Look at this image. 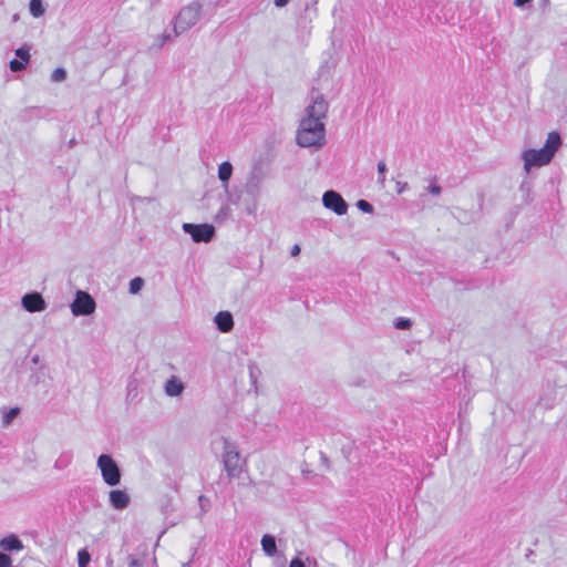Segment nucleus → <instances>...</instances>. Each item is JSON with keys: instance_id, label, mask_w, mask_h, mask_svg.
Segmentation results:
<instances>
[{"instance_id": "nucleus-9", "label": "nucleus", "mask_w": 567, "mask_h": 567, "mask_svg": "<svg viewBox=\"0 0 567 567\" xmlns=\"http://www.w3.org/2000/svg\"><path fill=\"white\" fill-rule=\"evenodd\" d=\"M21 305L25 311L31 313L43 311L47 308L45 300L37 291L25 293L21 299Z\"/></svg>"}, {"instance_id": "nucleus-37", "label": "nucleus", "mask_w": 567, "mask_h": 567, "mask_svg": "<svg viewBox=\"0 0 567 567\" xmlns=\"http://www.w3.org/2000/svg\"><path fill=\"white\" fill-rule=\"evenodd\" d=\"M31 361L34 363V364H38L39 361H40V357L38 354H35L34 357H32Z\"/></svg>"}, {"instance_id": "nucleus-28", "label": "nucleus", "mask_w": 567, "mask_h": 567, "mask_svg": "<svg viewBox=\"0 0 567 567\" xmlns=\"http://www.w3.org/2000/svg\"><path fill=\"white\" fill-rule=\"evenodd\" d=\"M174 38H176L174 35V29L172 31H164L158 38L157 47L161 48L165 42L172 41Z\"/></svg>"}, {"instance_id": "nucleus-6", "label": "nucleus", "mask_w": 567, "mask_h": 567, "mask_svg": "<svg viewBox=\"0 0 567 567\" xmlns=\"http://www.w3.org/2000/svg\"><path fill=\"white\" fill-rule=\"evenodd\" d=\"M183 230L190 235L195 243H209L215 236V228L208 224L184 223Z\"/></svg>"}, {"instance_id": "nucleus-7", "label": "nucleus", "mask_w": 567, "mask_h": 567, "mask_svg": "<svg viewBox=\"0 0 567 567\" xmlns=\"http://www.w3.org/2000/svg\"><path fill=\"white\" fill-rule=\"evenodd\" d=\"M71 310L74 316H89L95 310V301L87 292L78 291Z\"/></svg>"}, {"instance_id": "nucleus-10", "label": "nucleus", "mask_w": 567, "mask_h": 567, "mask_svg": "<svg viewBox=\"0 0 567 567\" xmlns=\"http://www.w3.org/2000/svg\"><path fill=\"white\" fill-rule=\"evenodd\" d=\"M14 52L18 59L11 60L9 66L12 72H21L27 68L28 63L30 62V47L28 44H23L22 47L18 48Z\"/></svg>"}, {"instance_id": "nucleus-8", "label": "nucleus", "mask_w": 567, "mask_h": 567, "mask_svg": "<svg viewBox=\"0 0 567 567\" xmlns=\"http://www.w3.org/2000/svg\"><path fill=\"white\" fill-rule=\"evenodd\" d=\"M322 205L329 209L332 210L334 214L341 216L347 214L348 212V204L343 199V197L336 190H327L322 195Z\"/></svg>"}, {"instance_id": "nucleus-13", "label": "nucleus", "mask_w": 567, "mask_h": 567, "mask_svg": "<svg viewBox=\"0 0 567 567\" xmlns=\"http://www.w3.org/2000/svg\"><path fill=\"white\" fill-rule=\"evenodd\" d=\"M110 504L115 509H124L130 504V496L125 491L112 489L110 492Z\"/></svg>"}, {"instance_id": "nucleus-35", "label": "nucleus", "mask_w": 567, "mask_h": 567, "mask_svg": "<svg viewBox=\"0 0 567 567\" xmlns=\"http://www.w3.org/2000/svg\"><path fill=\"white\" fill-rule=\"evenodd\" d=\"M274 2L276 7L281 8L285 7L289 2V0H275Z\"/></svg>"}, {"instance_id": "nucleus-3", "label": "nucleus", "mask_w": 567, "mask_h": 567, "mask_svg": "<svg viewBox=\"0 0 567 567\" xmlns=\"http://www.w3.org/2000/svg\"><path fill=\"white\" fill-rule=\"evenodd\" d=\"M202 14V6L199 2L194 1L181 9L178 14L173 20L174 35L178 37L193 28L199 20Z\"/></svg>"}, {"instance_id": "nucleus-20", "label": "nucleus", "mask_w": 567, "mask_h": 567, "mask_svg": "<svg viewBox=\"0 0 567 567\" xmlns=\"http://www.w3.org/2000/svg\"><path fill=\"white\" fill-rule=\"evenodd\" d=\"M29 9L34 18L43 16L45 11L42 0H30Z\"/></svg>"}, {"instance_id": "nucleus-31", "label": "nucleus", "mask_w": 567, "mask_h": 567, "mask_svg": "<svg viewBox=\"0 0 567 567\" xmlns=\"http://www.w3.org/2000/svg\"><path fill=\"white\" fill-rule=\"evenodd\" d=\"M289 567H306V564L299 557H295L293 559H291Z\"/></svg>"}, {"instance_id": "nucleus-18", "label": "nucleus", "mask_w": 567, "mask_h": 567, "mask_svg": "<svg viewBox=\"0 0 567 567\" xmlns=\"http://www.w3.org/2000/svg\"><path fill=\"white\" fill-rule=\"evenodd\" d=\"M260 544H261V548H262L264 553L267 556L272 557L276 555L277 544H276V539L272 535H269V534L264 535L260 540Z\"/></svg>"}, {"instance_id": "nucleus-26", "label": "nucleus", "mask_w": 567, "mask_h": 567, "mask_svg": "<svg viewBox=\"0 0 567 567\" xmlns=\"http://www.w3.org/2000/svg\"><path fill=\"white\" fill-rule=\"evenodd\" d=\"M386 165L383 161L378 163V182L384 185L385 182Z\"/></svg>"}, {"instance_id": "nucleus-33", "label": "nucleus", "mask_w": 567, "mask_h": 567, "mask_svg": "<svg viewBox=\"0 0 567 567\" xmlns=\"http://www.w3.org/2000/svg\"><path fill=\"white\" fill-rule=\"evenodd\" d=\"M532 0H515L514 4L518 8H523L526 4H529Z\"/></svg>"}, {"instance_id": "nucleus-15", "label": "nucleus", "mask_w": 567, "mask_h": 567, "mask_svg": "<svg viewBox=\"0 0 567 567\" xmlns=\"http://www.w3.org/2000/svg\"><path fill=\"white\" fill-rule=\"evenodd\" d=\"M165 393L168 396H179L184 390V383L175 375L171 377L165 383Z\"/></svg>"}, {"instance_id": "nucleus-14", "label": "nucleus", "mask_w": 567, "mask_h": 567, "mask_svg": "<svg viewBox=\"0 0 567 567\" xmlns=\"http://www.w3.org/2000/svg\"><path fill=\"white\" fill-rule=\"evenodd\" d=\"M214 321L220 332L227 333L234 328V318L229 311H219Z\"/></svg>"}, {"instance_id": "nucleus-34", "label": "nucleus", "mask_w": 567, "mask_h": 567, "mask_svg": "<svg viewBox=\"0 0 567 567\" xmlns=\"http://www.w3.org/2000/svg\"><path fill=\"white\" fill-rule=\"evenodd\" d=\"M291 256L292 257H296L300 254V247L299 245H293L292 248H291V251H290Z\"/></svg>"}, {"instance_id": "nucleus-12", "label": "nucleus", "mask_w": 567, "mask_h": 567, "mask_svg": "<svg viewBox=\"0 0 567 567\" xmlns=\"http://www.w3.org/2000/svg\"><path fill=\"white\" fill-rule=\"evenodd\" d=\"M233 165L230 162H223L221 164H219L218 166V179L220 181L221 183V186L226 193L227 196H230V192H229V181L231 178V175H233Z\"/></svg>"}, {"instance_id": "nucleus-1", "label": "nucleus", "mask_w": 567, "mask_h": 567, "mask_svg": "<svg viewBox=\"0 0 567 567\" xmlns=\"http://www.w3.org/2000/svg\"><path fill=\"white\" fill-rule=\"evenodd\" d=\"M328 112V103L322 95L313 97L307 106V115L300 121L296 141L301 147L320 148L326 143V127L322 118Z\"/></svg>"}, {"instance_id": "nucleus-21", "label": "nucleus", "mask_w": 567, "mask_h": 567, "mask_svg": "<svg viewBox=\"0 0 567 567\" xmlns=\"http://www.w3.org/2000/svg\"><path fill=\"white\" fill-rule=\"evenodd\" d=\"M231 216V209L228 204H223L215 216L216 223H224Z\"/></svg>"}, {"instance_id": "nucleus-32", "label": "nucleus", "mask_w": 567, "mask_h": 567, "mask_svg": "<svg viewBox=\"0 0 567 567\" xmlns=\"http://www.w3.org/2000/svg\"><path fill=\"white\" fill-rule=\"evenodd\" d=\"M427 190H429L431 194H433V195L437 196V195H440V194H441L442 188H441V186H440V185H437V184H433V185H430V186L427 187Z\"/></svg>"}, {"instance_id": "nucleus-38", "label": "nucleus", "mask_w": 567, "mask_h": 567, "mask_svg": "<svg viewBox=\"0 0 567 567\" xmlns=\"http://www.w3.org/2000/svg\"><path fill=\"white\" fill-rule=\"evenodd\" d=\"M321 461L328 465V458L323 453H321Z\"/></svg>"}, {"instance_id": "nucleus-29", "label": "nucleus", "mask_w": 567, "mask_h": 567, "mask_svg": "<svg viewBox=\"0 0 567 567\" xmlns=\"http://www.w3.org/2000/svg\"><path fill=\"white\" fill-rule=\"evenodd\" d=\"M357 207L367 214H371L373 212V206L365 199H360L357 203Z\"/></svg>"}, {"instance_id": "nucleus-30", "label": "nucleus", "mask_w": 567, "mask_h": 567, "mask_svg": "<svg viewBox=\"0 0 567 567\" xmlns=\"http://www.w3.org/2000/svg\"><path fill=\"white\" fill-rule=\"evenodd\" d=\"M11 557L6 553L0 551V567H11Z\"/></svg>"}, {"instance_id": "nucleus-2", "label": "nucleus", "mask_w": 567, "mask_h": 567, "mask_svg": "<svg viewBox=\"0 0 567 567\" xmlns=\"http://www.w3.org/2000/svg\"><path fill=\"white\" fill-rule=\"evenodd\" d=\"M560 145V135L555 131L550 132L547 135L545 145L540 150L529 148L523 152L524 169L528 173L532 167H540L549 164Z\"/></svg>"}, {"instance_id": "nucleus-24", "label": "nucleus", "mask_w": 567, "mask_h": 567, "mask_svg": "<svg viewBox=\"0 0 567 567\" xmlns=\"http://www.w3.org/2000/svg\"><path fill=\"white\" fill-rule=\"evenodd\" d=\"M66 79V71L63 68H56L52 74L51 80L53 82H62Z\"/></svg>"}, {"instance_id": "nucleus-36", "label": "nucleus", "mask_w": 567, "mask_h": 567, "mask_svg": "<svg viewBox=\"0 0 567 567\" xmlns=\"http://www.w3.org/2000/svg\"><path fill=\"white\" fill-rule=\"evenodd\" d=\"M130 566H131V567H137V566H140V561H138L137 559H132V560L130 561Z\"/></svg>"}, {"instance_id": "nucleus-11", "label": "nucleus", "mask_w": 567, "mask_h": 567, "mask_svg": "<svg viewBox=\"0 0 567 567\" xmlns=\"http://www.w3.org/2000/svg\"><path fill=\"white\" fill-rule=\"evenodd\" d=\"M229 200L235 204H241L244 206V210L247 215H255L258 209V198L256 197H248L247 195L243 198L241 195H237L235 198H233V195L230 194Z\"/></svg>"}, {"instance_id": "nucleus-16", "label": "nucleus", "mask_w": 567, "mask_h": 567, "mask_svg": "<svg viewBox=\"0 0 567 567\" xmlns=\"http://www.w3.org/2000/svg\"><path fill=\"white\" fill-rule=\"evenodd\" d=\"M0 547L3 550H21L23 548L22 542L13 534L2 538L0 540Z\"/></svg>"}, {"instance_id": "nucleus-17", "label": "nucleus", "mask_w": 567, "mask_h": 567, "mask_svg": "<svg viewBox=\"0 0 567 567\" xmlns=\"http://www.w3.org/2000/svg\"><path fill=\"white\" fill-rule=\"evenodd\" d=\"M245 194L248 197H256L259 198L260 194V179L258 176L252 175L248 178L246 186H245Z\"/></svg>"}, {"instance_id": "nucleus-5", "label": "nucleus", "mask_w": 567, "mask_h": 567, "mask_svg": "<svg viewBox=\"0 0 567 567\" xmlns=\"http://www.w3.org/2000/svg\"><path fill=\"white\" fill-rule=\"evenodd\" d=\"M96 465L101 471L102 478L106 485L116 486L121 483V470L111 455L101 454L97 457Z\"/></svg>"}, {"instance_id": "nucleus-4", "label": "nucleus", "mask_w": 567, "mask_h": 567, "mask_svg": "<svg viewBox=\"0 0 567 567\" xmlns=\"http://www.w3.org/2000/svg\"><path fill=\"white\" fill-rule=\"evenodd\" d=\"M223 463L229 478L239 477L244 462L236 446L228 440H224Z\"/></svg>"}, {"instance_id": "nucleus-19", "label": "nucleus", "mask_w": 567, "mask_h": 567, "mask_svg": "<svg viewBox=\"0 0 567 567\" xmlns=\"http://www.w3.org/2000/svg\"><path fill=\"white\" fill-rule=\"evenodd\" d=\"M20 409L19 408H11L9 410H4L2 413V425L4 427L9 426L13 420L19 415Z\"/></svg>"}, {"instance_id": "nucleus-25", "label": "nucleus", "mask_w": 567, "mask_h": 567, "mask_svg": "<svg viewBox=\"0 0 567 567\" xmlns=\"http://www.w3.org/2000/svg\"><path fill=\"white\" fill-rule=\"evenodd\" d=\"M90 559H91V557L85 549H82L79 551V554H78L79 567H86L87 564L90 563Z\"/></svg>"}, {"instance_id": "nucleus-27", "label": "nucleus", "mask_w": 567, "mask_h": 567, "mask_svg": "<svg viewBox=\"0 0 567 567\" xmlns=\"http://www.w3.org/2000/svg\"><path fill=\"white\" fill-rule=\"evenodd\" d=\"M396 329L405 330L412 326V321L409 318H398L394 322Z\"/></svg>"}, {"instance_id": "nucleus-22", "label": "nucleus", "mask_w": 567, "mask_h": 567, "mask_svg": "<svg viewBox=\"0 0 567 567\" xmlns=\"http://www.w3.org/2000/svg\"><path fill=\"white\" fill-rule=\"evenodd\" d=\"M248 372H249L250 384L255 389V391L257 392V380H258V377L260 374V371H259L258 367L255 363H250L248 365Z\"/></svg>"}, {"instance_id": "nucleus-23", "label": "nucleus", "mask_w": 567, "mask_h": 567, "mask_svg": "<svg viewBox=\"0 0 567 567\" xmlns=\"http://www.w3.org/2000/svg\"><path fill=\"white\" fill-rule=\"evenodd\" d=\"M144 285V280L140 277L133 278L130 281V292L131 293H137Z\"/></svg>"}]
</instances>
